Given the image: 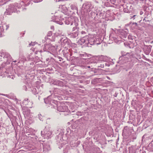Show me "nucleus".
Segmentation results:
<instances>
[{"label": "nucleus", "instance_id": "nucleus-1", "mask_svg": "<svg viewBox=\"0 0 153 153\" xmlns=\"http://www.w3.org/2000/svg\"><path fill=\"white\" fill-rule=\"evenodd\" d=\"M62 13V12L60 11L55 13V22L57 24L60 25H62L65 22L66 25H68L70 24L71 25H73L74 22L76 20H77V19H75L73 17L71 16L66 18L65 19L64 18H62L61 14Z\"/></svg>", "mask_w": 153, "mask_h": 153}, {"label": "nucleus", "instance_id": "nucleus-2", "mask_svg": "<svg viewBox=\"0 0 153 153\" xmlns=\"http://www.w3.org/2000/svg\"><path fill=\"white\" fill-rule=\"evenodd\" d=\"M44 101L45 103L49 104V107L51 108H55L56 107H57V110L59 111L67 112L68 111V107L66 105H60L57 106V101L54 100H51V96H49L47 98L45 99Z\"/></svg>", "mask_w": 153, "mask_h": 153}, {"label": "nucleus", "instance_id": "nucleus-3", "mask_svg": "<svg viewBox=\"0 0 153 153\" xmlns=\"http://www.w3.org/2000/svg\"><path fill=\"white\" fill-rule=\"evenodd\" d=\"M81 45L84 43L86 44H90V45H98L100 44L99 41V39H97L94 36H86L82 37L79 41Z\"/></svg>", "mask_w": 153, "mask_h": 153}, {"label": "nucleus", "instance_id": "nucleus-4", "mask_svg": "<svg viewBox=\"0 0 153 153\" xmlns=\"http://www.w3.org/2000/svg\"><path fill=\"white\" fill-rule=\"evenodd\" d=\"M12 61V57L8 53H0V62H3L1 63V65L3 67L9 64Z\"/></svg>", "mask_w": 153, "mask_h": 153}, {"label": "nucleus", "instance_id": "nucleus-5", "mask_svg": "<svg viewBox=\"0 0 153 153\" xmlns=\"http://www.w3.org/2000/svg\"><path fill=\"white\" fill-rule=\"evenodd\" d=\"M122 56L119 58V62L121 64H124L126 62L129 64L131 59L133 57L131 52L126 53L122 52Z\"/></svg>", "mask_w": 153, "mask_h": 153}, {"label": "nucleus", "instance_id": "nucleus-6", "mask_svg": "<svg viewBox=\"0 0 153 153\" xmlns=\"http://www.w3.org/2000/svg\"><path fill=\"white\" fill-rule=\"evenodd\" d=\"M121 35L122 36H118L115 33H111L109 36L110 39L114 40L116 43H118L120 41H121L122 38H126L127 36V33L124 31H122L121 33Z\"/></svg>", "mask_w": 153, "mask_h": 153}, {"label": "nucleus", "instance_id": "nucleus-7", "mask_svg": "<svg viewBox=\"0 0 153 153\" xmlns=\"http://www.w3.org/2000/svg\"><path fill=\"white\" fill-rule=\"evenodd\" d=\"M21 1L19 3H15L16 7L20 8L22 11H25L26 10V8L25 7L28 6L30 4V0L29 1L27 0H21Z\"/></svg>", "mask_w": 153, "mask_h": 153}, {"label": "nucleus", "instance_id": "nucleus-8", "mask_svg": "<svg viewBox=\"0 0 153 153\" xmlns=\"http://www.w3.org/2000/svg\"><path fill=\"white\" fill-rule=\"evenodd\" d=\"M41 135L47 139L52 137V132L50 128L46 127L43 131L41 132Z\"/></svg>", "mask_w": 153, "mask_h": 153}, {"label": "nucleus", "instance_id": "nucleus-9", "mask_svg": "<svg viewBox=\"0 0 153 153\" xmlns=\"http://www.w3.org/2000/svg\"><path fill=\"white\" fill-rule=\"evenodd\" d=\"M43 50L44 51H47L49 50L54 53H56L57 52L56 47L50 44L45 45L43 48Z\"/></svg>", "mask_w": 153, "mask_h": 153}, {"label": "nucleus", "instance_id": "nucleus-10", "mask_svg": "<svg viewBox=\"0 0 153 153\" xmlns=\"http://www.w3.org/2000/svg\"><path fill=\"white\" fill-rule=\"evenodd\" d=\"M17 10V8L15 4H10L8 8L7 9L6 11L5 12V14L7 15H10L11 13L15 12Z\"/></svg>", "mask_w": 153, "mask_h": 153}, {"label": "nucleus", "instance_id": "nucleus-11", "mask_svg": "<svg viewBox=\"0 0 153 153\" xmlns=\"http://www.w3.org/2000/svg\"><path fill=\"white\" fill-rule=\"evenodd\" d=\"M61 45L64 46L66 45L69 46L70 47H71V41L67 37H64L61 38L60 40V42Z\"/></svg>", "mask_w": 153, "mask_h": 153}, {"label": "nucleus", "instance_id": "nucleus-12", "mask_svg": "<svg viewBox=\"0 0 153 153\" xmlns=\"http://www.w3.org/2000/svg\"><path fill=\"white\" fill-rule=\"evenodd\" d=\"M92 8V4L90 2H85L83 4L82 6V8L87 12L90 11Z\"/></svg>", "mask_w": 153, "mask_h": 153}, {"label": "nucleus", "instance_id": "nucleus-13", "mask_svg": "<svg viewBox=\"0 0 153 153\" xmlns=\"http://www.w3.org/2000/svg\"><path fill=\"white\" fill-rule=\"evenodd\" d=\"M9 27V26L5 23L2 24L0 26V37L2 36V34L4 30H7Z\"/></svg>", "mask_w": 153, "mask_h": 153}, {"label": "nucleus", "instance_id": "nucleus-14", "mask_svg": "<svg viewBox=\"0 0 153 153\" xmlns=\"http://www.w3.org/2000/svg\"><path fill=\"white\" fill-rule=\"evenodd\" d=\"M80 57L83 59V60H82V62L84 63V64L85 63V64H86L87 63L88 60L87 57H88V56L87 54L85 53H84L80 54Z\"/></svg>", "mask_w": 153, "mask_h": 153}, {"label": "nucleus", "instance_id": "nucleus-15", "mask_svg": "<svg viewBox=\"0 0 153 153\" xmlns=\"http://www.w3.org/2000/svg\"><path fill=\"white\" fill-rule=\"evenodd\" d=\"M74 44H71V48L68 50V51L70 52V55L72 56V54L77 53V51L76 50V47H73Z\"/></svg>", "mask_w": 153, "mask_h": 153}, {"label": "nucleus", "instance_id": "nucleus-16", "mask_svg": "<svg viewBox=\"0 0 153 153\" xmlns=\"http://www.w3.org/2000/svg\"><path fill=\"white\" fill-rule=\"evenodd\" d=\"M53 84L61 87H62L64 85L62 81L57 79L53 80Z\"/></svg>", "mask_w": 153, "mask_h": 153}, {"label": "nucleus", "instance_id": "nucleus-17", "mask_svg": "<svg viewBox=\"0 0 153 153\" xmlns=\"http://www.w3.org/2000/svg\"><path fill=\"white\" fill-rule=\"evenodd\" d=\"M78 21V20H76L75 22H74L73 24V25L75 26L73 27L72 30L73 31H75V32L78 33L79 30V28L78 27V24L77 22Z\"/></svg>", "mask_w": 153, "mask_h": 153}, {"label": "nucleus", "instance_id": "nucleus-18", "mask_svg": "<svg viewBox=\"0 0 153 153\" xmlns=\"http://www.w3.org/2000/svg\"><path fill=\"white\" fill-rule=\"evenodd\" d=\"M58 131H60V133L61 135H63L65 134V135H68L69 131H70V130L69 128H67L66 130L64 129L63 128L59 129Z\"/></svg>", "mask_w": 153, "mask_h": 153}, {"label": "nucleus", "instance_id": "nucleus-19", "mask_svg": "<svg viewBox=\"0 0 153 153\" xmlns=\"http://www.w3.org/2000/svg\"><path fill=\"white\" fill-rule=\"evenodd\" d=\"M43 151L46 152L50 150L51 149L50 145L48 143H44L43 144Z\"/></svg>", "mask_w": 153, "mask_h": 153}, {"label": "nucleus", "instance_id": "nucleus-20", "mask_svg": "<svg viewBox=\"0 0 153 153\" xmlns=\"http://www.w3.org/2000/svg\"><path fill=\"white\" fill-rule=\"evenodd\" d=\"M23 114L25 117L28 118L31 117V115L30 112V110L29 109H27L23 111Z\"/></svg>", "mask_w": 153, "mask_h": 153}, {"label": "nucleus", "instance_id": "nucleus-21", "mask_svg": "<svg viewBox=\"0 0 153 153\" xmlns=\"http://www.w3.org/2000/svg\"><path fill=\"white\" fill-rule=\"evenodd\" d=\"M97 58L101 61H103L104 62H107L108 60V57L106 56L101 55L97 56Z\"/></svg>", "mask_w": 153, "mask_h": 153}, {"label": "nucleus", "instance_id": "nucleus-22", "mask_svg": "<svg viewBox=\"0 0 153 153\" xmlns=\"http://www.w3.org/2000/svg\"><path fill=\"white\" fill-rule=\"evenodd\" d=\"M60 133L59 134V135L57 136V138H56V140L57 142V144H59V142L62 140H63V139L62 137V135Z\"/></svg>", "mask_w": 153, "mask_h": 153}, {"label": "nucleus", "instance_id": "nucleus-23", "mask_svg": "<svg viewBox=\"0 0 153 153\" xmlns=\"http://www.w3.org/2000/svg\"><path fill=\"white\" fill-rule=\"evenodd\" d=\"M101 79L100 78H96L92 80L91 83L94 84H95L96 83L99 82L100 81V80Z\"/></svg>", "mask_w": 153, "mask_h": 153}, {"label": "nucleus", "instance_id": "nucleus-24", "mask_svg": "<svg viewBox=\"0 0 153 153\" xmlns=\"http://www.w3.org/2000/svg\"><path fill=\"white\" fill-rule=\"evenodd\" d=\"M78 35V33L74 32L70 34L71 37L74 38L77 37Z\"/></svg>", "mask_w": 153, "mask_h": 153}, {"label": "nucleus", "instance_id": "nucleus-25", "mask_svg": "<svg viewBox=\"0 0 153 153\" xmlns=\"http://www.w3.org/2000/svg\"><path fill=\"white\" fill-rule=\"evenodd\" d=\"M71 8V9L73 10H75L78 11V8L77 6L75 4H71L70 6Z\"/></svg>", "mask_w": 153, "mask_h": 153}, {"label": "nucleus", "instance_id": "nucleus-26", "mask_svg": "<svg viewBox=\"0 0 153 153\" xmlns=\"http://www.w3.org/2000/svg\"><path fill=\"white\" fill-rule=\"evenodd\" d=\"M151 51V49L150 48H147L144 50L145 53L146 55H149Z\"/></svg>", "mask_w": 153, "mask_h": 153}, {"label": "nucleus", "instance_id": "nucleus-27", "mask_svg": "<svg viewBox=\"0 0 153 153\" xmlns=\"http://www.w3.org/2000/svg\"><path fill=\"white\" fill-rule=\"evenodd\" d=\"M113 60L112 59H110L109 60V62H110V63H107L105 62H104V65L105 66H109L110 65V64L111 65H112L114 64V62H113Z\"/></svg>", "mask_w": 153, "mask_h": 153}, {"label": "nucleus", "instance_id": "nucleus-28", "mask_svg": "<svg viewBox=\"0 0 153 153\" xmlns=\"http://www.w3.org/2000/svg\"><path fill=\"white\" fill-rule=\"evenodd\" d=\"M31 90L32 91V92L34 94H36L38 93V92L37 91V90L36 88L32 87L31 88Z\"/></svg>", "mask_w": 153, "mask_h": 153}, {"label": "nucleus", "instance_id": "nucleus-29", "mask_svg": "<svg viewBox=\"0 0 153 153\" xmlns=\"http://www.w3.org/2000/svg\"><path fill=\"white\" fill-rule=\"evenodd\" d=\"M6 105L5 103L2 102L1 100H0V108H3L4 107H6Z\"/></svg>", "mask_w": 153, "mask_h": 153}, {"label": "nucleus", "instance_id": "nucleus-30", "mask_svg": "<svg viewBox=\"0 0 153 153\" xmlns=\"http://www.w3.org/2000/svg\"><path fill=\"white\" fill-rule=\"evenodd\" d=\"M28 100L27 99V100L26 99L24 100L23 101L22 103L24 105H25L27 106H27H28Z\"/></svg>", "mask_w": 153, "mask_h": 153}, {"label": "nucleus", "instance_id": "nucleus-31", "mask_svg": "<svg viewBox=\"0 0 153 153\" xmlns=\"http://www.w3.org/2000/svg\"><path fill=\"white\" fill-rule=\"evenodd\" d=\"M129 7H128V6H126V7H125L123 9V11L125 13H129Z\"/></svg>", "mask_w": 153, "mask_h": 153}, {"label": "nucleus", "instance_id": "nucleus-32", "mask_svg": "<svg viewBox=\"0 0 153 153\" xmlns=\"http://www.w3.org/2000/svg\"><path fill=\"white\" fill-rule=\"evenodd\" d=\"M104 62H102L101 64L99 63H97V65L98 67L101 68H103L105 66L104 63Z\"/></svg>", "mask_w": 153, "mask_h": 153}, {"label": "nucleus", "instance_id": "nucleus-33", "mask_svg": "<svg viewBox=\"0 0 153 153\" xmlns=\"http://www.w3.org/2000/svg\"><path fill=\"white\" fill-rule=\"evenodd\" d=\"M66 141L63 140H62L60 141L59 142V144H58V145H60L61 146V147H62L63 146L65 145V143Z\"/></svg>", "mask_w": 153, "mask_h": 153}, {"label": "nucleus", "instance_id": "nucleus-34", "mask_svg": "<svg viewBox=\"0 0 153 153\" xmlns=\"http://www.w3.org/2000/svg\"><path fill=\"white\" fill-rule=\"evenodd\" d=\"M110 1L111 4H113L116 5H117V0H110Z\"/></svg>", "mask_w": 153, "mask_h": 153}, {"label": "nucleus", "instance_id": "nucleus-35", "mask_svg": "<svg viewBox=\"0 0 153 153\" xmlns=\"http://www.w3.org/2000/svg\"><path fill=\"white\" fill-rule=\"evenodd\" d=\"M28 1H29V0H27ZM42 0H30V4H32V2H31V1H32L33 2L35 3H38L42 1Z\"/></svg>", "mask_w": 153, "mask_h": 153}, {"label": "nucleus", "instance_id": "nucleus-36", "mask_svg": "<svg viewBox=\"0 0 153 153\" xmlns=\"http://www.w3.org/2000/svg\"><path fill=\"white\" fill-rule=\"evenodd\" d=\"M133 37L131 35H129L128 36V39L130 41L133 40Z\"/></svg>", "mask_w": 153, "mask_h": 153}, {"label": "nucleus", "instance_id": "nucleus-37", "mask_svg": "<svg viewBox=\"0 0 153 153\" xmlns=\"http://www.w3.org/2000/svg\"><path fill=\"white\" fill-rule=\"evenodd\" d=\"M128 127L127 126L124 127L123 130V133H126V132H127V130L128 129Z\"/></svg>", "mask_w": 153, "mask_h": 153}, {"label": "nucleus", "instance_id": "nucleus-38", "mask_svg": "<svg viewBox=\"0 0 153 153\" xmlns=\"http://www.w3.org/2000/svg\"><path fill=\"white\" fill-rule=\"evenodd\" d=\"M39 118L40 120L43 121V117L41 115V114H39Z\"/></svg>", "mask_w": 153, "mask_h": 153}, {"label": "nucleus", "instance_id": "nucleus-39", "mask_svg": "<svg viewBox=\"0 0 153 153\" xmlns=\"http://www.w3.org/2000/svg\"><path fill=\"white\" fill-rule=\"evenodd\" d=\"M52 34V31H49L47 34V36H51Z\"/></svg>", "mask_w": 153, "mask_h": 153}, {"label": "nucleus", "instance_id": "nucleus-40", "mask_svg": "<svg viewBox=\"0 0 153 153\" xmlns=\"http://www.w3.org/2000/svg\"><path fill=\"white\" fill-rule=\"evenodd\" d=\"M22 89L23 90H24L25 91H27V86H26V85H24L23 86V87H22Z\"/></svg>", "mask_w": 153, "mask_h": 153}, {"label": "nucleus", "instance_id": "nucleus-41", "mask_svg": "<svg viewBox=\"0 0 153 153\" xmlns=\"http://www.w3.org/2000/svg\"><path fill=\"white\" fill-rule=\"evenodd\" d=\"M137 16L136 15H134L133 16H130V19H132V18H133V19H135V17Z\"/></svg>", "mask_w": 153, "mask_h": 153}, {"label": "nucleus", "instance_id": "nucleus-42", "mask_svg": "<svg viewBox=\"0 0 153 153\" xmlns=\"http://www.w3.org/2000/svg\"><path fill=\"white\" fill-rule=\"evenodd\" d=\"M91 15L92 16H95L96 14V13L94 12H91Z\"/></svg>", "mask_w": 153, "mask_h": 153}, {"label": "nucleus", "instance_id": "nucleus-43", "mask_svg": "<svg viewBox=\"0 0 153 153\" xmlns=\"http://www.w3.org/2000/svg\"><path fill=\"white\" fill-rule=\"evenodd\" d=\"M34 45H35V43L34 42H33V43L31 42L29 44L30 45H32V46H33Z\"/></svg>", "mask_w": 153, "mask_h": 153}, {"label": "nucleus", "instance_id": "nucleus-44", "mask_svg": "<svg viewBox=\"0 0 153 153\" xmlns=\"http://www.w3.org/2000/svg\"><path fill=\"white\" fill-rule=\"evenodd\" d=\"M85 67V68H91V67L90 66H87V65H84V66Z\"/></svg>", "mask_w": 153, "mask_h": 153}, {"label": "nucleus", "instance_id": "nucleus-45", "mask_svg": "<svg viewBox=\"0 0 153 153\" xmlns=\"http://www.w3.org/2000/svg\"><path fill=\"white\" fill-rule=\"evenodd\" d=\"M81 33L82 34H85V32L84 31H82L81 32Z\"/></svg>", "mask_w": 153, "mask_h": 153}, {"label": "nucleus", "instance_id": "nucleus-46", "mask_svg": "<svg viewBox=\"0 0 153 153\" xmlns=\"http://www.w3.org/2000/svg\"><path fill=\"white\" fill-rule=\"evenodd\" d=\"M151 55L152 56H153V50L152 51V52H151Z\"/></svg>", "mask_w": 153, "mask_h": 153}, {"label": "nucleus", "instance_id": "nucleus-47", "mask_svg": "<svg viewBox=\"0 0 153 153\" xmlns=\"http://www.w3.org/2000/svg\"><path fill=\"white\" fill-rule=\"evenodd\" d=\"M59 61H61V59H62V58H60V57H59Z\"/></svg>", "mask_w": 153, "mask_h": 153}, {"label": "nucleus", "instance_id": "nucleus-48", "mask_svg": "<svg viewBox=\"0 0 153 153\" xmlns=\"http://www.w3.org/2000/svg\"><path fill=\"white\" fill-rule=\"evenodd\" d=\"M51 29H53L54 28V27L53 26H51Z\"/></svg>", "mask_w": 153, "mask_h": 153}, {"label": "nucleus", "instance_id": "nucleus-49", "mask_svg": "<svg viewBox=\"0 0 153 153\" xmlns=\"http://www.w3.org/2000/svg\"><path fill=\"white\" fill-rule=\"evenodd\" d=\"M105 5L106 6H108V4H107L106 3H105Z\"/></svg>", "mask_w": 153, "mask_h": 153}, {"label": "nucleus", "instance_id": "nucleus-50", "mask_svg": "<svg viewBox=\"0 0 153 153\" xmlns=\"http://www.w3.org/2000/svg\"><path fill=\"white\" fill-rule=\"evenodd\" d=\"M39 61V59H38L37 61H36V63Z\"/></svg>", "mask_w": 153, "mask_h": 153}, {"label": "nucleus", "instance_id": "nucleus-51", "mask_svg": "<svg viewBox=\"0 0 153 153\" xmlns=\"http://www.w3.org/2000/svg\"><path fill=\"white\" fill-rule=\"evenodd\" d=\"M143 13V12H142L141 11L140 12V14L141 15Z\"/></svg>", "mask_w": 153, "mask_h": 153}, {"label": "nucleus", "instance_id": "nucleus-52", "mask_svg": "<svg viewBox=\"0 0 153 153\" xmlns=\"http://www.w3.org/2000/svg\"><path fill=\"white\" fill-rule=\"evenodd\" d=\"M45 39H48V38H47V37H45Z\"/></svg>", "mask_w": 153, "mask_h": 153}, {"label": "nucleus", "instance_id": "nucleus-53", "mask_svg": "<svg viewBox=\"0 0 153 153\" xmlns=\"http://www.w3.org/2000/svg\"><path fill=\"white\" fill-rule=\"evenodd\" d=\"M13 62H16V60H15V61H14Z\"/></svg>", "mask_w": 153, "mask_h": 153}, {"label": "nucleus", "instance_id": "nucleus-54", "mask_svg": "<svg viewBox=\"0 0 153 153\" xmlns=\"http://www.w3.org/2000/svg\"><path fill=\"white\" fill-rule=\"evenodd\" d=\"M135 24H136V25H137V23H134Z\"/></svg>", "mask_w": 153, "mask_h": 153}, {"label": "nucleus", "instance_id": "nucleus-55", "mask_svg": "<svg viewBox=\"0 0 153 153\" xmlns=\"http://www.w3.org/2000/svg\"><path fill=\"white\" fill-rule=\"evenodd\" d=\"M145 20L146 21V20H145V19H143V21H145Z\"/></svg>", "mask_w": 153, "mask_h": 153}, {"label": "nucleus", "instance_id": "nucleus-56", "mask_svg": "<svg viewBox=\"0 0 153 153\" xmlns=\"http://www.w3.org/2000/svg\"><path fill=\"white\" fill-rule=\"evenodd\" d=\"M107 77L109 79V77L108 76H107Z\"/></svg>", "mask_w": 153, "mask_h": 153}, {"label": "nucleus", "instance_id": "nucleus-57", "mask_svg": "<svg viewBox=\"0 0 153 153\" xmlns=\"http://www.w3.org/2000/svg\"><path fill=\"white\" fill-rule=\"evenodd\" d=\"M80 0V1H82V0Z\"/></svg>", "mask_w": 153, "mask_h": 153}, {"label": "nucleus", "instance_id": "nucleus-58", "mask_svg": "<svg viewBox=\"0 0 153 153\" xmlns=\"http://www.w3.org/2000/svg\"><path fill=\"white\" fill-rule=\"evenodd\" d=\"M136 139V137H135L133 139Z\"/></svg>", "mask_w": 153, "mask_h": 153}, {"label": "nucleus", "instance_id": "nucleus-59", "mask_svg": "<svg viewBox=\"0 0 153 153\" xmlns=\"http://www.w3.org/2000/svg\"><path fill=\"white\" fill-rule=\"evenodd\" d=\"M24 34H25V33H23V35H24Z\"/></svg>", "mask_w": 153, "mask_h": 153}, {"label": "nucleus", "instance_id": "nucleus-60", "mask_svg": "<svg viewBox=\"0 0 153 153\" xmlns=\"http://www.w3.org/2000/svg\"><path fill=\"white\" fill-rule=\"evenodd\" d=\"M37 59V60H38V59Z\"/></svg>", "mask_w": 153, "mask_h": 153}, {"label": "nucleus", "instance_id": "nucleus-61", "mask_svg": "<svg viewBox=\"0 0 153 153\" xmlns=\"http://www.w3.org/2000/svg\"><path fill=\"white\" fill-rule=\"evenodd\" d=\"M98 63H99V62H98ZM96 63H97V62H96Z\"/></svg>", "mask_w": 153, "mask_h": 153}]
</instances>
